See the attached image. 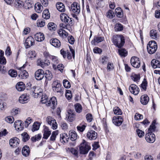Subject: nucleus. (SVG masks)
Segmentation results:
<instances>
[{
    "mask_svg": "<svg viewBox=\"0 0 160 160\" xmlns=\"http://www.w3.org/2000/svg\"><path fill=\"white\" fill-rule=\"evenodd\" d=\"M115 12L118 17L120 18L122 17L123 12L120 8L118 7L116 8L115 10Z\"/></svg>",
    "mask_w": 160,
    "mask_h": 160,
    "instance_id": "39",
    "label": "nucleus"
},
{
    "mask_svg": "<svg viewBox=\"0 0 160 160\" xmlns=\"http://www.w3.org/2000/svg\"><path fill=\"white\" fill-rule=\"evenodd\" d=\"M112 121L115 125L119 126L122 122L123 119L121 116H116L113 118Z\"/></svg>",
    "mask_w": 160,
    "mask_h": 160,
    "instance_id": "16",
    "label": "nucleus"
},
{
    "mask_svg": "<svg viewBox=\"0 0 160 160\" xmlns=\"http://www.w3.org/2000/svg\"><path fill=\"white\" fill-rule=\"evenodd\" d=\"M148 85V83L146 79L144 78L142 84L141 85V87L144 90H146Z\"/></svg>",
    "mask_w": 160,
    "mask_h": 160,
    "instance_id": "47",
    "label": "nucleus"
},
{
    "mask_svg": "<svg viewBox=\"0 0 160 160\" xmlns=\"http://www.w3.org/2000/svg\"><path fill=\"white\" fill-rule=\"evenodd\" d=\"M26 66V65L24 64L22 67L19 68V69L20 71L19 72V76L20 77L21 76V78H27L28 76L27 72L26 70H23Z\"/></svg>",
    "mask_w": 160,
    "mask_h": 160,
    "instance_id": "17",
    "label": "nucleus"
},
{
    "mask_svg": "<svg viewBox=\"0 0 160 160\" xmlns=\"http://www.w3.org/2000/svg\"><path fill=\"white\" fill-rule=\"evenodd\" d=\"M34 8L37 12L39 13L42 10L43 7L41 5L40 3L38 2L35 4Z\"/></svg>",
    "mask_w": 160,
    "mask_h": 160,
    "instance_id": "36",
    "label": "nucleus"
},
{
    "mask_svg": "<svg viewBox=\"0 0 160 160\" xmlns=\"http://www.w3.org/2000/svg\"><path fill=\"white\" fill-rule=\"evenodd\" d=\"M87 136L90 140H94L97 138V134L95 131L90 130L88 132Z\"/></svg>",
    "mask_w": 160,
    "mask_h": 160,
    "instance_id": "14",
    "label": "nucleus"
},
{
    "mask_svg": "<svg viewBox=\"0 0 160 160\" xmlns=\"http://www.w3.org/2000/svg\"><path fill=\"white\" fill-rule=\"evenodd\" d=\"M45 21L43 19L38 20L37 21V25L38 27H43L45 25Z\"/></svg>",
    "mask_w": 160,
    "mask_h": 160,
    "instance_id": "49",
    "label": "nucleus"
},
{
    "mask_svg": "<svg viewBox=\"0 0 160 160\" xmlns=\"http://www.w3.org/2000/svg\"><path fill=\"white\" fill-rule=\"evenodd\" d=\"M8 74L12 78L16 77L18 75L16 71L13 69H10L8 72Z\"/></svg>",
    "mask_w": 160,
    "mask_h": 160,
    "instance_id": "46",
    "label": "nucleus"
},
{
    "mask_svg": "<svg viewBox=\"0 0 160 160\" xmlns=\"http://www.w3.org/2000/svg\"><path fill=\"white\" fill-rule=\"evenodd\" d=\"M14 127L18 131H21L23 129V127L20 120L16 121L14 123Z\"/></svg>",
    "mask_w": 160,
    "mask_h": 160,
    "instance_id": "19",
    "label": "nucleus"
},
{
    "mask_svg": "<svg viewBox=\"0 0 160 160\" xmlns=\"http://www.w3.org/2000/svg\"><path fill=\"white\" fill-rule=\"evenodd\" d=\"M56 6L57 9L60 12H64L65 11V6L62 2H58L57 3Z\"/></svg>",
    "mask_w": 160,
    "mask_h": 160,
    "instance_id": "27",
    "label": "nucleus"
},
{
    "mask_svg": "<svg viewBox=\"0 0 160 160\" xmlns=\"http://www.w3.org/2000/svg\"><path fill=\"white\" fill-rule=\"evenodd\" d=\"M137 134L139 138H142L144 136V132L139 129H137L136 130Z\"/></svg>",
    "mask_w": 160,
    "mask_h": 160,
    "instance_id": "61",
    "label": "nucleus"
},
{
    "mask_svg": "<svg viewBox=\"0 0 160 160\" xmlns=\"http://www.w3.org/2000/svg\"><path fill=\"white\" fill-rule=\"evenodd\" d=\"M90 149V144L85 140H83L79 147L80 153L82 154H87Z\"/></svg>",
    "mask_w": 160,
    "mask_h": 160,
    "instance_id": "2",
    "label": "nucleus"
},
{
    "mask_svg": "<svg viewBox=\"0 0 160 160\" xmlns=\"http://www.w3.org/2000/svg\"><path fill=\"white\" fill-rule=\"evenodd\" d=\"M150 37L152 39H156L158 38V35L156 30L152 29L150 31Z\"/></svg>",
    "mask_w": 160,
    "mask_h": 160,
    "instance_id": "40",
    "label": "nucleus"
},
{
    "mask_svg": "<svg viewBox=\"0 0 160 160\" xmlns=\"http://www.w3.org/2000/svg\"><path fill=\"white\" fill-rule=\"evenodd\" d=\"M74 111H68L67 116L68 118V120L70 122H72L74 118Z\"/></svg>",
    "mask_w": 160,
    "mask_h": 160,
    "instance_id": "30",
    "label": "nucleus"
},
{
    "mask_svg": "<svg viewBox=\"0 0 160 160\" xmlns=\"http://www.w3.org/2000/svg\"><path fill=\"white\" fill-rule=\"evenodd\" d=\"M16 88L18 91H22L25 89V85L23 82H20L17 84Z\"/></svg>",
    "mask_w": 160,
    "mask_h": 160,
    "instance_id": "24",
    "label": "nucleus"
},
{
    "mask_svg": "<svg viewBox=\"0 0 160 160\" xmlns=\"http://www.w3.org/2000/svg\"><path fill=\"white\" fill-rule=\"evenodd\" d=\"M50 58L52 60V63L53 68L54 69H56L57 65L58 64L59 62V60H58L57 58L54 56H50Z\"/></svg>",
    "mask_w": 160,
    "mask_h": 160,
    "instance_id": "26",
    "label": "nucleus"
},
{
    "mask_svg": "<svg viewBox=\"0 0 160 160\" xmlns=\"http://www.w3.org/2000/svg\"><path fill=\"white\" fill-rule=\"evenodd\" d=\"M51 44L55 47H59L61 46L60 41L57 38H52L50 41Z\"/></svg>",
    "mask_w": 160,
    "mask_h": 160,
    "instance_id": "21",
    "label": "nucleus"
},
{
    "mask_svg": "<svg viewBox=\"0 0 160 160\" xmlns=\"http://www.w3.org/2000/svg\"><path fill=\"white\" fill-rule=\"evenodd\" d=\"M43 138L46 139L48 138L51 134V132L47 126H44L43 130Z\"/></svg>",
    "mask_w": 160,
    "mask_h": 160,
    "instance_id": "23",
    "label": "nucleus"
},
{
    "mask_svg": "<svg viewBox=\"0 0 160 160\" xmlns=\"http://www.w3.org/2000/svg\"><path fill=\"white\" fill-rule=\"evenodd\" d=\"M145 137L146 140L148 142L152 143L155 140V135L152 132H148Z\"/></svg>",
    "mask_w": 160,
    "mask_h": 160,
    "instance_id": "9",
    "label": "nucleus"
},
{
    "mask_svg": "<svg viewBox=\"0 0 160 160\" xmlns=\"http://www.w3.org/2000/svg\"><path fill=\"white\" fill-rule=\"evenodd\" d=\"M37 62L38 65L41 66L42 68L44 67H45V65L47 64L45 63V62L42 60L40 59H38L37 60Z\"/></svg>",
    "mask_w": 160,
    "mask_h": 160,
    "instance_id": "60",
    "label": "nucleus"
},
{
    "mask_svg": "<svg viewBox=\"0 0 160 160\" xmlns=\"http://www.w3.org/2000/svg\"><path fill=\"white\" fill-rule=\"evenodd\" d=\"M31 93L34 98L40 97L42 95V90L39 87L34 86L31 88Z\"/></svg>",
    "mask_w": 160,
    "mask_h": 160,
    "instance_id": "4",
    "label": "nucleus"
},
{
    "mask_svg": "<svg viewBox=\"0 0 160 160\" xmlns=\"http://www.w3.org/2000/svg\"><path fill=\"white\" fill-rule=\"evenodd\" d=\"M69 136L70 139L72 141L76 140L77 138V133L75 131L73 130H71L69 131Z\"/></svg>",
    "mask_w": 160,
    "mask_h": 160,
    "instance_id": "31",
    "label": "nucleus"
},
{
    "mask_svg": "<svg viewBox=\"0 0 160 160\" xmlns=\"http://www.w3.org/2000/svg\"><path fill=\"white\" fill-rule=\"evenodd\" d=\"M14 4L15 7L18 9L21 8L24 5L23 2L21 0H15Z\"/></svg>",
    "mask_w": 160,
    "mask_h": 160,
    "instance_id": "33",
    "label": "nucleus"
},
{
    "mask_svg": "<svg viewBox=\"0 0 160 160\" xmlns=\"http://www.w3.org/2000/svg\"><path fill=\"white\" fill-rule=\"evenodd\" d=\"M36 54L34 51L30 50L28 52V56L30 58H34L36 57Z\"/></svg>",
    "mask_w": 160,
    "mask_h": 160,
    "instance_id": "59",
    "label": "nucleus"
},
{
    "mask_svg": "<svg viewBox=\"0 0 160 160\" xmlns=\"http://www.w3.org/2000/svg\"><path fill=\"white\" fill-rule=\"evenodd\" d=\"M42 97L41 98V101L42 103H46L48 101V97L45 94H43L42 93V95H41Z\"/></svg>",
    "mask_w": 160,
    "mask_h": 160,
    "instance_id": "56",
    "label": "nucleus"
},
{
    "mask_svg": "<svg viewBox=\"0 0 160 160\" xmlns=\"http://www.w3.org/2000/svg\"><path fill=\"white\" fill-rule=\"evenodd\" d=\"M129 90L130 92L135 95H137L139 92V89L136 85L131 84L129 87Z\"/></svg>",
    "mask_w": 160,
    "mask_h": 160,
    "instance_id": "15",
    "label": "nucleus"
},
{
    "mask_svg": "<svg viewBox=\"0 0 160 160\" xmlns=\"http://www.w3.org/2000/svg\"><path fill=\"white\" fill-rule=\"evenodd\" d=\"M60 126L62 129L64 130H66L68 128V125L64 122H61L60 123Z\"/></svg>",
    "mask_w": 160,
    "mask_h": 160,
    "instance_id": "55",
    "label": "nucleus"
},
{
    "mask_svg": "<svg viewBox=\"0 0 160 160\" xmlns=\"http://www.w3.org/2000/svg\"><path fill=\"white\" fill-rule=\"evenodd\" d=\"M64 87L66 88H69L71 87V84L69 82L67 79H64L63 81Z\"/></svg>",
    "mask_w": 160,
    "mask_h": 160,
    "instance_id": "54",
    "label": "nucleus"
},
{
    "mask_svg": "<svg viewBox=\"0 0 160 160\" xmlns=\"http://www.w3.org/2000/svg\"><path fill=\"white\" fill-rule=\"evenodd\" d=\"M132 78L134 81L137 82L140 79V76L138 74H134L132 76Z\"/></svg>",
    "mask_w": 160,
    "mask_h": 160,
    "instance_id": "63",
    "label": "nucleus"
},
{
    "mask_svg": "<svg viewBox=\"0 0 160 160\" xmlns=\"http://www.w3.org/2000/svg\"><path fill=\"white\" fill-rule=\"evenodd\" d=\"M53 90L55 92H60L61 88L60 84L58 81H54L52 85Z\"/></svg>",
    "mask_w": 160,
    "mask_h": 160,
    "instance_id": "11",
    "label": "nucleus"
},
{
    "mask_svg": "<svg viewBox=\"0 0 160 160\" xmlns=\"http://www.w3.org/2000/svg\"><path fill=\"white\" fill-rule=\"evenodd\" d=\"M151 65L153 68H160V61L158 60L153 59L151 62Z\"/></svg>",
    "mask_w": 160,
    "mask_h": 160,
    "instance_id": "32",
    "label": "nucleus"
},
{
    "mask_svg": "<svg viewBox=\"0 0 160 160\" xmlns=\"http://www.w3.org/2000/svg\"><path fill=\"white\" fill-rule=\"evenodd\" d=\"M115 16L113 11L111 10H109L107 13V16L110 18H112Z\"/></svg>",
    "mask_w": 160,
    "mask_h": 160,
    "instance_id": "58",
    "label": "nucleus"
},
{
    "mask_svg": "<svg viewBox=\"0 0 160 160\" xmlns=\"http://www.w3.org/2000/svg\"><path fill=\"white\" fill-rule=\"evenodd\" d=\"M61 20L62 22L66 23H68L70 21H72V19L70 18L65 13H62L60 16Z\"/></svg>",
    "mask_w": 160,
    "mask_h": 160,
    "instance_id": "20",
    "label": "nucleus"
},
{
    "mask_svg": "<svg viewBox=\"0 0 160 160\" xmlns=\"http://www.w3.org/2000/svg\"><path fill=\"white\" fill-rule=\"evenodd\" d=\"M24 46L26 48H28L34 44V40L31 36L28 37L26 40Z\"/></svg>",
    "mask_w": 160,
    "mask_h": 160,
    "instance_id": "10",
    "label": "nucleus"
},
{
    "mask_svg": "<svg viewBox=\"0 0 160 160\" xmlns=\"http://www.w3.org/2000/svg\"><path fill=\"white\" fill-rule=\"evenodd\" d=\"M44 75L46 80H50L52 78V74L49 71L47 72L45 74H44Z\"/></svg>",
    "mask_w": 160,
    "mask_h": 160,
    "instance_id": "50",
    "label": "nucleus"
},
{
    "mask_svg": "<svg viewBox=\"0 0 160 160\" xmlns=\"http://www.w3.org/2000/svg\"><path fill=\"white\" fill-rule=\"evenodd\" d=\"M22 140L23 141L26 142L29 139V137L27 132H25L22 134Z\"/></svg>",
    "mask_w": 160,
    "mask_h": 160,
    "instance_id": "52",
    "label": "nucleus"
},
{
    "mask_svg": "<svg viewBox=\"0 0 160 160\" xmlns=\"http://www.w3.org/2000/svg\"><path fill=\"white\" fill-rule=\"evenodd\" d=\"M32 121V120L31 118L29 117L27 118L25 121V127H28L29 124Z\"/></svg>",
    "mask_w": 160,
    "mask_h": 160,
    "instance_id": "62",
    "label": "nucleus"
},
{
    "mask_svg": "<svg viewBox=\"0 0 160 160\" xmlns=\"http://www.w3.org/2000/svg\"><path fill=\"white\" fill-rule=\"evenodd\" d=\"M60 139L62 142H66L68 141L69 138L67 134L64 133L60 135Z\"/></svg>",
    "mask_w": 160,
    "mask_h": 160,
    "instance_id": "34",
    "label": "nucleus"
},
{
    "mask_svg": "<svg viewBox=\"0 0 160 160\" xmlns=\"http://www.w3.org/2000/svg\"><path fill=\"white\" fill-rule=\"evenodd\" d=\"M30 152V150L28 146H25L23 147L22 149V153L24 156L25 157L28 156Z\"/></svg>",
    "mask_w": 160,
    "mask_h": 160,
    "instance_id": "28",
    "label": "nucleus"
},
{
    "mask_svg": "<svg viewBox=\"0 0 160 160\" xmlns=\"http://www.w3.org/2000/svg\"><path fill=\"white\" fill-rule=\"evenodd\" d=\"M71 10L75 14H78L80 12V4L76 2H74L71 5Z\"/></svg>",
    "mask_w": 160,
    "mask_h": 160,
    "instance_id": "6",
    "label": "nucleus"
},
{
    "mask_svg": "<svg viewBox=\"0 0 160 160\" xmlns=\"http://www.w3.org/2000/svg\"><path fill=\"white\" fill-rule=\"evenodd\" d=\"M70 52L67 51L66 56L67 58L69 59H71L72 56L74 58L75 57V51L74 50L70 48Z\"/></svg>",
    "mask_w": 160,
    "mask_h": 160,
    "instance_id": "35",
    "label": "nucleus"
},
{
    "mask_svg": "<svg viewBox=\"0 0 160 160\" xmlns=\"http://www.w3.org/2000/svg\"><path fill=\"white\" fill-rule=\"evenodd\" d=\"M132 66L136 68H138L140 66V62L139 58L136 57H132L130 60Z\"/></svg>",
    "mask_w": 160,
    "mask_h": 160,
    "instance_id": "8",
    "label": "nucleus"
},
{
    "mask_svg": "<svg viewBox=\"0 0 160 160\" xmlns=\"http://www.w3.org/2000/svg\"><path fill=\"white\" fill-rule=\"evenodd\" d=\"M40 124L39 122H35L33 125L32 130L33 132L38 130L39 128Z\"/></svg>",
    "mask_w": 160,
    "mask_h": 160,
    "instance_id": "43",
    "label": "nucleus"
},
{
    "mask_svg": "<svg viewBox=\"0 0 160 160\" xmlns=\"http://www.w3.org/2000/svg\"><path fill=\"white\" fill-rule=\"evenodd\" d=\"M19 139L17 138H13L9 140V144L11 147L15 148L17 147L19 144Z\"/></svg>",
    "mask_w": 160,
    "mask_h": 160,
    "instance_id": "13",
    "label": "nucleus"
},
{
    "mask_svg": "<svg viewBox=\"0 0 160 160\" xmlns=\"http://www.w3.org/2000/svg\"><path fill=\"white\" fill-rule=\"evenodd\" d=\"M87 126V124L84 123L83 124H80L79 126L77 127V129L78 130L81 132H83Z\"/></svg>",
    "mask_w": 160,
    "mask_h": 160,
    "instance_id": "45",
    "label": "nucleus"
},
{
    "mask_svg": "<svg viewBox=\"0 0 160 160\" xmlns=\"http://www.w3.org/2000/svg\"><path fill=\"white\" fill-rule=\"evenodd\" d=\"M143 118V116L138 113H136L134 119L136 120H138L142 119Z\"/></svg>",
    "mask_w": 160,
    "mask_h": 160,
    "instance_id": "64",
    "label": "nucleus"
},
{
    "mask_svg": "<svg viewBox=\"0 0 160 160\" xmlns=\"http://www.w3.org/2000/svg\"><path fill=\"white\" fill-rule=\"evenodd\" d=\"M5 121L8 123H12L14 121V119L12 116H8L5 118Z\"/></svg>",
    "mask_w": 160,
    "mask_h": 160,
    "instance_id": "53",
    "label": "nucleus"
},
{
    "mask_svg": "<svg viewBox=\"0 0 160 160\" xmlns=\"http://www.w3.org/2000/svg\"><path fill=\"white\" fill-rule=\"evenodd\" d=\"M104 39L103 37H102L99 36H96L94 37V41H92L91 43L93 44V43H94V42L97 43H99L102 41H103Z\"/></svg>",
    "mask_w": 160,
    "mask_h": 160,
    "instance_id": "42",
    "label": "nucleus"
},
{
    "mask_svg": "<svg viewBox=\"0 0 160 160\" xmlns=\"http://www.w3.org/2000/svg\"><path fill=\"white\" fill-rule=\"evenodd\" d=\"M118 52L119 54L122 57L126 56L127 54V52L124 48H122L119 49Z\"/></svg>",
    "mask_w": 160,
    "mask_h": 160,
    "instance_id": "48",
    "label": "nucleus"
},
{
    "mask_svg": "<svg viewBox=\"0 0 160 160\" xmlns=\"http://www.w3.org/2000/svg\"><path fill=\"white\" fill-rule=\"evenodd\" d=\"M58 131H55L52 132L50 139L51 141H53L55 140L56 137L58 134Z\"/></svg>",
    "mask_w": 160,
    "mask_h": 160,
    "instance_id": "57",
    "label": "nucleus"
},
{
    "mask_svg": "<svg viewBox=\"0 0 160 160\" xmlns=\"http://www.w3.org/2000/svg\"><path fill=\"white\" fill-rule=\"evenodd\" d=\"M158 48V46L156 42L154 41H150L148 43L147 49L148 52L150 54L154 53Z\"/></svg>",
    "mask_w": 160,
    "mask_h": 160,
    "instance_id": "3",
    "label": "nucleus"
},
{
    "mask_svg": "<svg viewBox=\"0 0 160 160\" xmlns=\"http://www.w3.org/2000/svg\"><path fill=\"white\" fill-rule=\"evenodd\" d=\"M46 104L47 106L50 107L52 109H55L57 105L56 98L54 97H52L48 101H47Z\"/></svg>",
    "mask_w": 160,
    "mask_h": 160,
    "instance_id": "7",
    "label": "nucleus"
},
{
    "mask_svg": "<svg viewBox=\"0 0 160 160\" xmlns=\"http://www.w3.org/2000/svg\"><path fill=\"white\" fill-rule=\"evenodd\" d=\"M156 124V121L155 120H154L151 124L150 126L148 128V132H152L155 130L156 127L155 124Z\"/></svg>",
    "mask_w": 160,
    "mask_h": 160,
    "instance_id": "37",
    "label": "nucleus"
},
{
    "mask_svg": "<svg viewBox=\"0 0 160 160\" xmlns=\"http://www.w3.org/2000/svg\"><path fill=\"white\" fill-rule=\"evenodd\" d=\"M42 137V135L41 134H39L35 135L34 136L32 137L31 138V140L33 142H36V141L40 140Z\"/></svg>",
    "mask_w": 160,
    "mask_h": 160,
    "instance_id": "51",
    "label": "nucleus"
},
{
    "mask_svg": "<svg viewBox=\"0 0 160 160\" xmlns=\"http://www.w3.org/2000/svg\"><path fill=\"white\" fill-rule=\"evenodd\" d=\"M4 52L0 50V64L2 65L6 64L7 61L5 58L3 56Z\"/></svg>",
    "mask_w": 160,
    "mask_h": 160,
    "instance_id": "29",
    "label": "nucleus"
},
{
    "mask_svg": "<svg viewBox=\"0 0 160 160\" xmlns=\"http://www.w3.org/2000/svg\"><path fill=\"white\" fill-rule=\"evenodd\" d=\"M56 25L53 22H49L48 25V28L50 31H55L56 29Z\"/></svg>",
    "mask_w": 160,
    "mask_h": 160,
    "instance_id": "38",
    "label": "nucleus"
},
{
    "mask_svg": "<svg viewBox=\"0 0 160 160\" xmlns=\"http://www.w3.org/2000/svg\"><path fill=\"white\" fill-rule=\"evenodd\" d=\"M44 75L43 70L41 69L38 70L35 73V78L38 80L42 79L44 77Z\"/></svg>",
    "mask_w": 160,
    "mask_h": 160,
    "instance_id": "12",
    "label": "nucleus"
},
{
    "mask_svg": "<svg viewBox=\"0 0 160 160\" xmlns=\"http://www.w3.org/2000/svg\"><path fill=\"white\" fill-rule=\"evenodd\" d=\"M35 39L38 42H41L44 39V34L41 32H38L35 35Z\"/></svg>",
    "mask_w": 160,
    "mask_h": 160,
    "instance_id": "22",
    "label": "nucleus"
},
{
    "mask_svg": "<svg viewBox=\"0 0 160 160\" xmlns=\"http://www.w3.org/2000/svg\"><path fill=\"white\" fill-rule=\"evenodd\" d=\"M46 121L48 124L51 126V128L53 129L57 128L58 125L55 120L50 116L48 117L46 119Z\"/></svg>",
    "mask_w": 160,
    "mask_h": 160,
    "instance_id": "5",
    "label": "nucleus"
},
{
    "mask_svg": "<svg viewBox=\"0 0 160 160\" xmlns=\"http://www.w3.org/2000/svg\"><path fill=\"white\" fill-rule=\"evenodd\" d=\"M123 26L120 23H117L115 26L114 29L115 31H121L123 30Z\"/></svg>",
    "mask_w": 160,
    "mask_h": 160,
    "instance_id": "44",
    "label": "nucleus"
},
{
    "mask_svg": "<svg viewBox=\"0 0 160 160\" xmlns=\"http://www.w3.org/2000/svg\"><path fill=\"white\" fill-rule=\"evenodd\" d=\"M149 97L147 95H142L140 98V102L143 105L147 104L149 101Z\"/></svg>",
    "mask_w": 160,
    "mask_h": 160,
    "instance_id": "25",
    "label": "nucleus"
},
{
    "mask_svg": "<svg viewBox=\"0 0 160 160\" xmlns=\"http://www.w3.org/2000/svg\"><path fill=\"white\" fill-rule=\"evenodd\" d=\"M30 99L29 96L27 94H23L19 98V102L22 103H25L28 102Z\"/></svg>",
    "mask_w": 160,
    "mask_h": 160,
    "instance_id": "18",
    "label": "nucleus"
},
{
    "mask_svg": "<svg viewBox=\"0 0 160 160\" xmlns=\"http://www.w3.org/2000/svg\"><path fill=\"white\" fill-rule=\"evenodd\" d=\"M112 42L116 47L121 48L124 44L125 38L122 34L115 35L112 37Z\"/></svg>",
    "mask_w": 160,
    "mask_h": 160,
    "instance_id": "1",
    "label": "nucleus"
},
{
    "mask_svg": "<svg viewBox=\"0 0 160 160\" xmlns=\"http://www.w3.org/2000/svg\"><path fill=\"white\" fill-rule=\"evenodd\" d=\"M50 17V15L48 9H46L42 13V17L46 19H48Z\"/></svg>",
    "mask_w": 160,
    "mask_h": 160,
    "instance_id": "41",
    "label": "nucleus"
}]
</instances>
